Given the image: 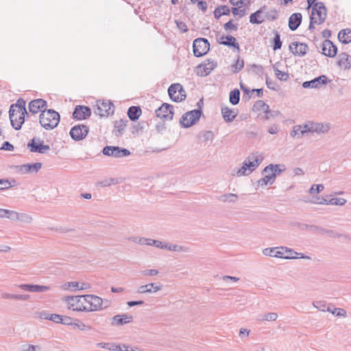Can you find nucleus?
<instances>
[{
	"label": "nucleus",
	"mask_w": 351,
	"mask_h": 351,
	"mask_svg": "<svg viewBox=\"0 0 351 351\" xmlns=\"http://www.w3.org/2000/svg\"><path fill=\"white\" fill-rule=\"evenodd\" d=\"M88 128L84 124L73 126L69 132L71 137L75 141L84 139L88 133Z\"/></svg>",
	"instance_id": "11"
},
{
	"label": "nucleus",
	"mask_w": 351,
	"mask_h": 351,
	"mask_svg": "<svg viewBox=\"0 0 351 351\" xmlns=\"http://www.w3.org/2000/svg\"><path fill=\"white\" fill-rule=\"evenodd\" d=\"M17 221L25 223H31L33 221L32 217L25 213H19Z\"/></svg>",
	"instance_id": "42"
},
{
	"label": "nucleus",
	"mask_w": 351,
	"mask_h": 351,
	"mask_svg": "<svg viewBox=\"0 0 351 351\" xmlns=\"http://www.w3.org/2000/svg\"><path fill=\"white\" fill-rule=\"evenodd\" d=\"M284 247L265 248L263 250L265 256L289 259L290 256H285Z\"/></svg>",
	"instance_id": "21"
},
{
	"label": "nucleus",
	"mask_w": 351,
	"mask_h": 351,
	"mask_svg": "<svg viewBox=\"0 0 351 351\" xmlns=\"http://www.w3.org/2000/svg\"><path fill=\"white\" fill-rule=\"evenodd\" d=\"M314 307L322 311H326V303L324 301H315L313 302Z\"/></svg>",
	"instance_id": "49"
},
{
	"label": "nucleus",
	"mask_w": 351,
	"mask_h": 351,
	"mask_svg": "<svg viewBox=\"0 0 351 351\" xmlns=\"http://www.w3.org/2000/svg\"><path fill=\"white\" fill-rule=\"evenodd\" d=\"M133 317L128 314L116 315L112 318V325L121 326L132 322Z\"/></svg>",
	"instance_id": "26"
},
{
	"label": "nucleus",
	"mask_w": 351,
	"mask_h": 351,
	"mask_svg": "<svg viewBox=\"0 0 351 351\" xmlns=\"http://www.w3.org/2000/svg\"><path fill=\"white\" fill-rule=\"evenodd\" d=\"M21 351H40V347L32 344H23L21 346Z\"/></svg>",
	"instance_id": "47"
},
{
	"label": "nucleus",
	"mask_w": 351,
	"mask_h": 351,
	"mask_svg": "<svg viewBox=\"0 0 351 351\" xmlns=\"http://www.w3.org/2000/svg\"><path fill=\"white\" fill-rule=\"evenodd\" d=\"M168 93L170 98L176 102L182 101L186 99L185 91L180 84H172L168 88Z\"/></svg>",
	"instance_id": "8"
},
{
	"label": "nucleus",
	"mask_w": 351,
	"mask_h": 351,
	"mask_svg": "<svg viewBox=\"0 0 351 351\" xmlns=\"http://www.w3.org/2000/svg\"><path fill=\"white\" fill-rule=\"evenodd\" d=\"M42 167V163L26 164L19 166V171L23 173H36Z\"/></svg>",
	"instance_id": "27"
},
{
	"label": "nucleus",
	"mask_w": 351,
	"mask_h": 351,
	"mask_svg": "<svg viewBox=\"0 0 351 351\" xmlns=\"http://www.w3.org/2000/svg\"><path fill=\"white\" fill-rule=\"evenodd\" d=\"M27 147L31 152L39 154H45L50 149L49 145H44L43 141L36 137L28 142Z\"/></svg>",
	"instance_id": "9"
},
{
	"label": "nucleus",
	"mask_w": 351,
	"mask_h": 351,
	"mask_svg": "<svg viewBox=\"0 0 351 351\" xmlns=\"http://www.w3.org/2000/svg\"><path fill=\"white\" fill-rule=\"evenodd\" d=\"M215 18L219 19L223 15H229L230 10L227 5H219L214 10Z\"/></svg>",
	"instance_id": "36"
},
{
	"label": "nucleus",
	"mask_w": 351,
	"mask_h": 351,
	"mask_svg": "<svg viewBox=\"0 0 351 351\" xmlns=\"http://www.w3.org/2000/svg\"><path fill=\"white\" fill-rule=\"evenodd\" d=\"M25 101L19 98L15 104L10 106L9 117L11 125L16 130H20L25 121V115L27 114Z\"/></svg>",
	"instance_id": "1"
},
{
	"label": "nucleus",
	"mask_w": 351,
	"mask_h": 351,
	"mask_svg": "<svg viewBox=\"0 0 351 351\" xmlns=\"http://www.w3.org/2000/svg\"><path fill=\"white\" fill-rule=\"evenodd\" d=\"M230 102L232 105H237L240 101V91L238 89L231 90L229 95Z\"/></svg>",
	"instance_id": "39"
},
{
	"label": "nucleus",
	"mask_w": 351,
	"mask_h": 351,
	"mask_svg": "<svg viewBox=\"0 0 351 351\" xmlns=\"http://www.w3.org/2000/svg\"><path fill=\"white\" fill-rule=\"evenodd\" d=\"M202 113V110L199 109L187 112L182 116L180 123L184 128L191 127L199 119Z\"/></svg>",
	"instance_id": "5"
},
{
	"label": "nucleus",
	"mask_w": 351,
	"mask_h": 351,
	"mask_svg": "<svg viewBox=\"0 0 351 351\" xmlns=\"http://www.w3.org/2000/svg\"><path fill=\"white\" fill-rule=\"evenodd\" d=\"M324 189V186L322 184H313L311 189H309L310 193H320L322 192Z\"/></svg>",
	"instance_id": "54"
},
{
	"label": "nucleus",
	"mask_w": 351,
	"mask_h": 351,
	"mask_svg": "<svg viewBox=\"0 0 351 351\" xmlns=\"http://www.w3.org/2000/svg\"><path fill=\"white\" fill-rule=\"evenodd\" d=\"M278 318V314L276 313H269L263 315L261 320L266 321H275Z\"/></svg>",
	"instance_id": "53"
},
{
	"label": "nucleus",
	"mask_w": 351,
	"mask_h": 351,
	"mask_svg": "<svg viewBox=\"0 0 351 351\" xmlns=\"http://www.w3.org/2000/svg\"><path fill=\"white\" fill-rule=\"evenodd\" d=\"M162 288V285L158 283H149L145 285H141L138 287L137 293H156Z\"/></svg>",
	"instance_id": "25"
},
{
	"label": "nucleus",
	"mask_w": 351,
	"mask_h": 351,
	"mask_svg": "<svg viewBox=\"0 0 351 351\" xmlns=\"http://www.w3.org/2000/svg\"><path fill=\"white\" fill-rule=\"evenodd\" d=\"M263 160V158L261 155H258V154H252L250 155L245 161L247 162L249 166L250 171L249 172H252L254 171L261 163Z\"/></svg>",
	"instance_id": "24"
},
{
	"label": "nucleus",
	"mask_w": 351,
	"mask_h": 351,
	"mask_svg": "<svg viewBox=\"0 0 351 351\" xmlns=\"http://www.w3.org/2000/svg\"><path fill=\"white\" fill-rule=\"evenodd\" d=\"M251 68L253 69V71L259 77H262L264 74L263 67L261 65L253 64L251 65Z\"/></svg>",
	"instance_id": "50"
},
{
	"label": "nucleus",
	"mask_w": 351,
	"mask_h": 351,
	"mask_svg": "<svg viewBox=\"0 0 351 351\" xmlns=\"http://www.w3.org/2000/svg\"><path fill=\"white\" fill-rule=\"evenodd\" d=\"M232 14L234 16L239 15L240 17L243 16L245 14V9H239L237 8H232L231 10Z\"/></svg>",
	"instance_id": "59"
},
{
	"label": "nucleus",
	"mask_w": 351,
	"mask_h": 351,
	"mask_svg": "<svg viewBox=\"0 0 351 351\" xmlns=\"http://www.w3.org/2000/svg\"><path fill=\"white\" fill-rule=\"evenodd\" d=\"M326 311L332 313L333 315H336L338 317H346V311L343 308H334L331 309L329 306H327Z\"/></svg>",
	"instance_id": "43"
},
{
	"label": "nucleus",
	"mask_w": 351,
	"mask_h": 351,
	"mask_svg": "<svg viewBox=\"0 0 351 351\" xmlns=\"http://www.w3.org/2000/svg\"><path fill=\"white\" fill-rule=\"evenodd\" d=\"M221 114L226 122L232 121L237 115V112L234 110L230 109L227 106L221 108Z\"/></svg>",
	"instance_id": "30"
},
{
	"label": "nucleus",
	"mask_w": 351,
	"mask_h": 351,
	"mask_svg": "<svg viewBox=\"0 0 351 351\" xmlns=\"http://www.w3.org/2000/svg\"><path fill=\"white\" fill-rule=\"evenodd\" d=\"M244 66V61L243 60H240L239 58H237L236 62L232 64V67L234 69V72L237 73L240 70H241Z\"/></svg>",
	"instance_id": "51"
},
{
	"label": "nucleus",
	"mask_w": 351,
	"mask_h": 351,
	"mask_svg": "<svg viewBox=\"0 0 351 351\" xmlns=\"http://www.w3.org/2000/svg\"><path fill=\"white\" fill-rule=\"evenodd\" d=\"M267 10V7L264 5L255 12L251 14L250 16V22L252 24H261L265 20L273 21L278 19V13L276 10Z\"/></svg>",
	"instance_id": "3"
},
{
	"label": "nucleus",
	"mask_w": 351,
	"mask_h": 351,
	"mask_svg": "<svg viewBox=\"0 0 351 351\" xmlns=\"http://www.w3.org/2000/svg\"><path fill=\"white\" fill-rule=\"evenodd\" d=\"M302 125H298L293 127V130L291 132V136L295 137L297 135H301Z\"/></svg>",
	"instance_id": "60"
},
{
	"label": "nucleus",
	"mask_w": 351,
	"mask_h": 351,
	"mask_svg": "<svg viewBox=\"0 0 351 351\" xmlns=\"http://www.w3.org/2000/svg\"><path fill=\"white\" fill-rule=\"evenodd\" d=\"M113 105L110 101H97L95 113L100 117H107L113 112Z\"/></svg>",
	"instance_id": "15"
},
{
	"label": "nucleus",
	"mask_w": 351,
	"mask_h": 351,
	"mask_svg": "<svg viewBox=\"0 0 351 351\" xmlns=\"http://www.w3.org/2000/svg\"><path fill=\"white\" fill-rule=\"evenodd\" d=\"M281 47L282 41L280 40V36L277 32H276L275 36L274 38L273 49L274 51H276L278 49H280Z\"/></svg>",
	"instance_id": "46"
},
{
	"label": "nucleus",
	"mask_w": 351,
	"mask_h": 351,
	"mask_svg": "<svg viewBox=\"0 0 351 351\" xmlns=\"http://www.w3.org/2000/svg\"><path fill=\"white\" fill-rule=\"evenodd\" d=\"M175 23L178 28L182 32H186L188 31V27L186 23L183 21L176 20Z\"/></svg>",
	"instance_id": "57"
},
{
	"label": "nucleus",
	"mask_w": 351,
	"mask_h": 351,
	"mask_svg": "<svg viewBox=\"0 0 351 351\" xmlns=\"http://www.w3.org/2000/svg\"><path fill=\"white\" fill-rule=\"evenodd\" d=\"M18 287L28 292L42 293L47 291L50 289L49 286L38 285H29V284H21Z\"/></svg>",
	"instance_id": "23"
},
{
	"label": "nucleus",
	"mask_w": 351,
	"mask_h": 351,
	"mask_svg": "<svg viewBox=\"0 0 351 351\" xmlns=\"http://www.w3.org/2000/svg\"><path fill=\"white\" fill-rule=\"evenodd\" d=\"M60 324H64V325H71L73 324V319L69 317V316H62V320Z\"/></svg>",
	"instance_id": "63"
},
{
	"label": "nucleus",
	"mask_w": 351,
	"mask_h": 351,
	"mask_svg": "<svg viewBox=\"0 0 351 351\" xmlns=\"http://www.w3.org/2000/svg\"><path fill=\"white\" fill-rule=\"evenodd\" d=\"M266 85L268 88L276 90V82L271 80L267 74H265Z\"/></svg>",
	"instance_id": "58"
},
{
	"label": "nucleus",
	"mask_w": 351,
	"mask_h": 351,
	"mask_svg": "<svg viewBox=\"0 0 351 351\" xmlns=\"http://www.w3.org/2000/svg\"><path fill=\"white\" fill-rule=\"evenodd\" d=\"M328 77L324 75H320L317 77L314 78L310 81H306L303 82L302 86L304 88H319L321 85L326 84L328 83Z\"/></svg>",
	"instance_id": "19"
},
{
	"label": "nucleus",
	"mask_w": 351,
	"mask_h": 351,
	"mask_svg": "<svg viewBox=\"0 0 351 351\" xmlns=\"http://www.w3.org/2000/svg\"><path fill=\"white\" fill-rule=\"evenodd\" d=\"M286 169L285 165L278 164V165H272L270 164L265 167L263 169V173H269V171H273L276 173V176L277 174H280L281 172L285 171Z\"/></svg>",
	"instance_id": "34"
},
{
	"label": "nucleus",
	"mask_w": 351,
	"mask_h": 351,
	"mask_svg": "<svg viewBox=\"0 0 351 351\" xmlns=\"http://www.w3.org/2000/svg\"><path fill=\"white\" fill-rule=\"evenodd\" d=\"M19 213L15 210H8L6 218L12 221H17Z\"/></svg>",
	"instance_id": "56"
},
{
	"label": "nucleus",
	"mask_w": 351,
	"mask_h": 351,
	"mask_svg": "<svg viewBox=\"0 0 351 351\" xmlns=\"http://www.w3.org/2000/svg\"><path fill=\"white\" fill-rule=\"evenodd\" d=\"M250 168L247 165V162L244 160L243 162L242 167L239 169V170L237 171V175L238 176H247L249 175L251 172H249Z\"/></svg>",
	"instance_id": "44"
},
{
	"label": "nucleus",
	"mask_w": 351,
	"mask_h": 351,
	"mask_svg": "<svg viewBox=\"0 0 351 351\" xmlns=\"http://www.w3.org/2000/svg\"><path fill=\"white\" fill-rule=\"evenodd\" d=\"M64 301L69 305V308L76 311H87L85 295L68 296Z\"/></svg>",
	"instance_id": "4"
},
{
	"label": "nucleus",
	"mask_w": 351,
	"mask_h": 351,
	"mask_svg": "<svg viewBox=\"0 0 351 351\" xmlns=\"http://www.w3.org/2000/svg\"><path fill=\"white\" fill-rule=\"evenodd\" d=\"M142 274L144 276H156L159 274V271L158 269H146L142 271Z\"/></svg>",
	"instance_id": "61"
},
{
	"label": "nucleus",
	"mask_w": 351,
	"mask_h": 351,
	"mask_svg": "<svg viewBox=\"0 0 351 351\" xmlns=\"http://www.w3.org/2000/svg\"><path fill=\"white\" fill-rule=\"evenodd\" d=\"M60 116L53 109L43 110L39 116V122L42 127L47 130L56 128L60 122Z\"/></svg>",
	"instance_id": "2"
},
{
	"label": "nucleus",
	"mask_w": 351,
	"mask_h": 351,
	"mask_svg": "<svg viewBox=\"0 0 351 351\" xmlns=\"http://www.w3.org/2000/svg\"><path fill=\"white\" fill-rule=\"evenodd\" d=\"M322 53L330 58H333L337 55V46L330 40L326 39L322 43Z\"/></svg>",
	"instance_id": "16"
},
{
	"label": "nucleus",
	"mask_w": 351,
	"mask_h": 351,
	"mask_svg": "<svg viewBox=\"0 0 351 351\" xmlns=\"http://www.w3.org/2000/svg\"><path fill=\"white\" fill-rule=\"evenodd\" d=\"M47 101L43 99H36L29 103V110L33 114H36L43 110H47Z\"/></svg>",
	"instance_id": "18"
},
{
	"label": "nucleus",
	"mask_w": 351,
	"mask_h": 351,
	"mask_svg": "<svg viewBox=\"0 0 351 351\" xmlns=\"http://www.w3.org/2000/svg\"><path fill=\"white\" fill-rule=\"evenodd\" d=\"M311 128L312 133L326 134L330 130V124L312 122Z\"/></svg>",
	"instance_id": "29"
},
{
	"label": "nucleus",
	"mask_w": 351,
	"mask_h": 351,
	"mask_svg": "<svg viewBox=\"0 0 351 351\" xmlns=\"http://www.w3.org/2000/svg\"><path fill=\"white\" fill-rule=\"evenodd\" d=\"M141 109L139 106H131L128 108V116L132 121L137 120L141 114Z\"/></svg>",
	"instance_id": "35"
},
{
	"label": "nucleus",
	"mask_w": 351,
	"mask_h": 351,
	"mask_svg": "<svg viewBox=\"0 0 351 351\" xmlns=\"http://www.w3.org/2000/svg\"><path fill=\"white\" fill-rule=\"evenodd\" d=\"M315 14L318 16L317 24H322L327 16V9L323 2H317L313 6L311 16H315Z\"/></svg>",
	"instance_id": "10"
},
{
	"label": "nucleus",
	"mask_w": 351,
	"mask_h": 351,
	"mask_svg": "<svg viewBox=\"0 0 351 351\" xmlns=\"http://www.w3.org/2000/svg\"><path fill=\"white\" fill-rule=\"evenodd\" d=\"M339 64L340 66H344L345 68H350L351 66L350 56L346 53H341Z\"/></svg>",
	"instance_id": "41"
},
{
	"label": "nucleus",
	"mask_w": 351,
	"mask_h": 351,
	"mask_svg": "<svg viewBox=\"0 0 351 351\" xmlns=\"http://www.w3.org/2000/svg\"><path fill=\"white\" fill-rule=\"evenodd\" d=\"M217 199L223 202L234 203L238 200V195L234 193H228L220 195Z\"/></svg>",
	"instance_id": "38"
},
{
	"label": "nucleus",
	"mask_w": 351,
	"mask_h": 351,
	"mask_svg": "<svg viewBox=\"0 0 351 351\" xmlns=\"http://www.w3.org/2000/svg\"><path fill=\"white\" fill-rule=\"evenodd\" d=\"M87 311H95L102 308L103 300L94 295H85Z\"/></svg>",
	"instance_id": "12"
},
{
	"label": "nucleus",
	"mask_w": 351,
	"mask_h": 351,
	"mask_svg": "<svg viewBox=\"0 0 351 351\" xmlns=\"http://www.w3.org/2000/svg\"><path fill=\"white\" fill-rule=\"evenodd\" d=\"M125 123L123 119L116 121L114 123V129L119 132V134H116V136L121 135L125 129Z\"/></svg>",
	"instance_id": "45"
},
{
	"label": "nucleus",
	"mask_w": 351,
	"mask_h": 351,
	"mask_svg": "<svg viewBox=\"0 0 351 351\" xmlns=\"http://www.w3.org/2000/svg\"><path fill=\"white\" fill-rule=\"evenodd\" d=\"M117 183V182L115 178H109V179H106L104 180H102L101 182H99L98 183V184L101 186L106 187V186H109L112 184H115Z\"/></svg>",
	"instance_id": "52"
},
{
	"label": "nucleus",
	"mask_w": 351,
	"mask_h": 351,
	"mask_svg": "<svg viewBox=\"0 0 351 351\" xmlns=\"http://www.w3.org/2000/svg\"><path fill=\"white\" fill-rule=\"evenodd\" d=\"M193 48L194 56L201 57L208 52L210 43L206 38H198L193 41Z\"/></svg>",
	"instance_id": "6"
},
{
	"label": "nucleus",
	"mask_w": 351,
	"mask_h": 351,
	"mask_svg": "<svg viewBox=\"0 0 351 351\" xmlns=\"http://www.w3.org/2000/svg\"><path fill=\"white\" fill-rule=\"evenodd\" d=\"M338 38L344 44L351 42V29H342L339 32Z\"/></svg>",
	"instance_id": "37"
},
{
	"label": "nucleus",
	"mask_w": 351,
	"mask_h": 351,
	"mask_svg": "<svg viewBox=\"0 0 351 351\" xmlns=\"http://www.w3.org/2000/svg\"><path fill=\"white\" fill-rule=\"evenodd\" d=\"M104 155L114 158H122L130 155L129 149L118 146H106L102 150Z\"/></svg>",
	"instance_id": "7"
},
{
	"label": "nucleus",
	"mask_w": 351,
	"mask_h": 351,
	"mask_svg": "<svg viewBox=\"0 0 351 351\" xmlns=\"http://www.w3.org/2000/svg\"><path fill=\"white\" fill-rule=\"evenodd\" d=\"M73 326H74L75 327H77L80 330H86L90 329V326H87L82 321H80V319H77L73 320Z\"/></svg>",
	"instance_id": "48"
},
{
	"label": "nucleus",
	"mask_w": 351,
	"mask_h": 351,
	"mask_svg": "<svg viewBox=\"0 0 351 351\" xmlns=\"http://www.w3.org/2000/svg\"><path fill=\"white\" fill-rule=\"evenodd\" d=\"M12 186L10 182L7 179H0V187L3 188V190L10 189Z\"/></svg>",
	"instance_id": "64"
},
{
	"label": "nucleus",
	"mask_w": 351,
	"mask_h": 351,
	"mask_svg": "<svg viewBox=\"0 0 351 351\" xmlns=\"http://www.w3.org/2000/svg\"><path fill=\"white\" fill-rule=\"evenodd\" d=\"M223 27L226 31H228V29H233V30H237L238 28L237 24L236 25L233 24L232 20H230L228 22L225 23L223 25Z\"/></svg>",
	"instance_id": "62"
},
{
	"label": "nucleus",
	"mask_w": 351,
	"mask_h": 351,
	"mask_svg": "<svg viewBox=\"0 0 351 351\" xmlns=\"http://www.w3.org/2000/svg\"><path fill=\"white\" fill-rule=\"evenodd\" d=\"M266 175L261 180H258V184L260 186H266L267 184H272L276 179V173L269 171V173H265Z\"/></svg>",
	"instance_id": "32"
},
{
	"label": "nucleus",
	"mask_w": 351,
	"mask_h": 351,
	"mask_svg": "<svg viewBox=\"0 0 351 351\" xmlns=\"http://www.w3.org/2000/svg\"><path fill=\"white\" fill-rule=\"evenodd\" d=\"M217 66V63L214 60H208L204 64L199 65L197 73L201 76H206Z\"/></svg>",
	"instance_id": "22"
},
{
	"label": "nucleus",
	"mask_w": 351,
	"mask_h": 351,
	"mask_svg": "<svg viewBox=\"0 0 351 351\" xmlns=\"http://www.w3.org/2000/svg\"><path fill=\"white\" fill-rule=\"evenodd\" d=\"M311 202L317 204L343 206L346 203V199L342 197H334L330 199H327L324 197H316L313 198Z\"/></svg>",
	"instance_id": "14"
},
{
	"label": "nucleus",
	"mask_w": 351,
	"mask_h": 351,
	"mask_svg": "<svg viewBox=\"0 0 351 351\" xmlns=\"http://www.w3.org/2000/svg\"><path fill=\"white\" fill-rule=\"evenodd\" d=\"M277 64H274L273 66L274 71L276 77L280 81H287L289 77V75L288 73L281 71L276 67Z\"/></svg>",
	"instance_id": "40"
},
{
	"label": "nucleus",
	"mask_w": 351,
	"mask_h": 351,
	"mask_svg": "<svg viewBox=\"0 0 351 351\" xmlns=\"http://www.w3.org/2000/svg\"><path fill=\"white\" fill-rule=\"evenodd\" d=\"M173 107L167 103L162 104L160 107L156 110V114L158 117L166 120L171 121L173 117Z\"/></svg>",
	"instance_id": "13"
},
{
	"label": "nucleus",
	"mask_w": 351,
	"mask_h": 351,
	"mask_svg": "<svg viewBox=\"0 0 351 351\" xmlns=\"http://www.w3.org/2000/svg\"><path fill=\"white\" fill-rule=\"evenodd\" d=\"M221 41L219 42L220 44L239 49V45L237 43L235 38L232 36H221Z\"/></svg>",
	"instance_id": "31"
},
{
	"label": "nucleus",
	"mask_w": 351,
	"mask_h": 351,
	"mask_svg": "<svg viewBox=\"0 0 351 351\" xmlns=\"http://www.w3.org/2000/svg\"><path fill=\"white\" fill-rule=\"evenodd\" d=\"M289 49L294 56H304L307 53L308 47L305 43L293 42L290 44Z\"/></svg>",
	"instance_id": "17"
},
{
	"label": "nucleus",
	"mask_w": 351,
	"mask_h": 351,
	"mask_svg": "<svg viewBox=\"0 0 351 351\" xmlns=\"http://www.w3.org/2000/svg\"><path fill=\"white\" fill-rule=\"evenodd\" d=\"M311 127H312V122H308L307 123L302 125L301 135L303 136L308 132L312 133Z\"/></svg>",
	"instance_id": "55"
},
{
	"label": "nucleus",
	"mask_w": 351,
	"mask_h": 351,
	"mask_svg": "<svg viewBox=\"0 0 351 351\" xmlns=\"http://www.w3.org/2000/svg\"><path fill=\"white\" fill-rule=\"evenodd\" d=\"M302 16L300 13H294L289 19V27L291 31L298 29L302 23Z\"/></svg>",
	"instance_id": "28"
},
{
	"label": "nucleus",
	"mask_w": 351,
	"mask_h": 351,
	"mask_svg": "<svg viewBox=\"0 0 351 351\" xmlns=\"http://www.w3.org/2000/svg\"><path fill=\"white\" fill-rule=\"evenodd\" d=\"M91 114L90 108L84 106H77L73 112V117L77 120L85 119Z\"/></svg>",
	"instance_id": "20"
},
{
	"label": "nucleus",
	"mask_w": 351,
	"mask_h": 351,
	"mask_svg": "<svg viewBox=\"0 0 351 351\" xmlns=\"http://www.w3.org/2000/svg\"><path fill=\"white\" fill-rule=\"evenodd\" d=\"M254 108L256 110H263L265 113V119H269V106L262 100H258L254 104Z\"/></svg>",
	"instance_id": "33"
}]
</instances>
